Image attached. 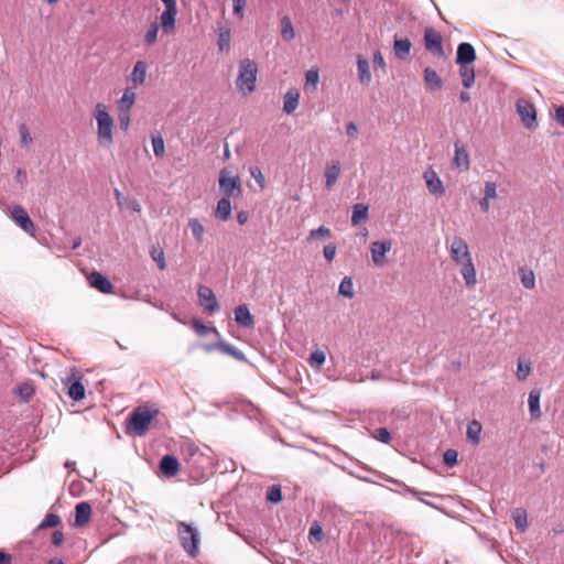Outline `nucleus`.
I'll return each mask as SVG.
<instances>
[{"instance_id":"nucleus-24","label":"nucleus","mask_w":564,"mask_h":564,"mask_svg":"<svg viewBox=\"0 0 564 564\" xmlns=\"http://www.w3.org/2000/svg\"><path fill=\"white\" fill-rule=\"evenodd\" d=\"M135 93L132 88H126L121 98L118 100V111H130L135 102Z\"/></svg>"},{"instance_id":"nucleus-40","label":"nucleus","mask_w":564,"mask_h":564,"mask_svg":"<svg viewBox=\"0 0 564 564\" xmlns=\"http://www.w3.org/2000/svg\"><path fill=\"white\" fill-rule=\"evenodd\" d=\"M218 47L220 51H229L230 48V30L220 29L218 33Z\"/></svg>"},{"instance_id":"nucleus-47","label":"nucleus","mask_w":564,"mask_h":564,"mask_svg":"<svg viewBox=\"0 0 564 564\" xmlns=\"http://www.w3.org/2000/svg\"><path fill=\"white\" fill-rule=\"evenodd\" d=\"M372 437L378 440L381 443H384V444H390V442H391V434L384 427H380V429L376 430L372 433Z\"/></svg>"},{"instance_id":"nucleus-38","label":"nucleus","mask_w":564,"mask_h":564,"mask_svg":"<svg viewBox=\"0 0 564 564\" xmlns=\"http://www.w3.org/2000/svg\"><path fill=\"white\" fill-rule=\"evenodd\" d=\"M192 326L199 336H205L209 333L219 335L218 330L215 327H209L205 325L199 318H194L192 322Z\"/></svg>"},{"instance_id":"nucleus-57","label":"nucleus","mask_w":564,"mask_h":564,"mask_svg":"<svg viewBox=\"0 0 564 564\" xmlns=\"http://www.w3.org/2000/svg\"><path fill=\"white\" fill-rule=\"evenodd\" d=\"M323 253L325 259L332 262L336 256V246L334 243L326 245L323 249Z\"/></svg>"},{"instance_id":"nucleus-7","label":"nucleus","mask_w":564,"mask_h":564,"mask_svg":"<svg viewBox=\"0 0 564 564\" xmlns=\"http://www.w3.org/2000/svg\"><path fill=\"white\" fill-rule=\"evenodd\" d=\"M517 112L519 113L523 126L529 130H534L538 127L536 109L532 102L525 99H519L516 104Z\"/></svg>"},{"instance_id":"nucleus-53","label":"nucleus","mask_w":564,"mask_h":564,"mask_svg":"<svg viewBox=\"0 0 564 564\" xmlns=\"http://www.w3.org/2000/svg\"><path fill=\"white\" fill-rule=\"evenodd\" d=\"M250 175L256 180V182L259 184L261 188L265 186V180L264 176L258 166H251L250 167Z\"/></svg>"},{"instance_id":"nucleus-3","label":"nucleus","mask_w":564,"mask_h":564,"mask_svg":"<svg viewBox=\"0 0 564 564\" xmlns=\"http://www.w3.org/2000/svg\"><path fill=\"white\" fill-rule=\"evenodd\" d=\"M156 415V410L152 411L142 406L137 408L129 416L126 432L133 436L144 435Z\"/></svg>"},{"instance_id":"nucleus-31","label":"nucleus","mask_w":564,"mask_h":564,"mask_svg":"<svg viewBox=\"0 0 564 564\" xmlns=\"http://www.w3.org/2000/svg\"><path fill=\"white\" fill-rule=\"evenodd\" d=\"M459 75L465 88H470L475 83V70L471 65H460Z\"/></svg>"},{"instance_id":"nucleus-2","label":"nucleus","mask_w":564,"mask_h":564,"mask_svg":"<svg viewBox=\"0 0 564 564\" xmlns=\"http://www.w3.org/2000/svg\"><path fill=\"white\" fill-rule=\"evenodd\" d=\"M94 118L97 122V140L99 145L109 148L113 143L115 121L109 115L107 106L98 102L94 109Z\"/></svg>"},{"instance_id":"nucleus-36","label":"nucleus","mask_w":564,"mask_h":564,"mask_svg":"<svg viewBox=\"0 0 564 564\" xmlns=\"http://www.w3.org/2000/svg\"><path fill=\"white\" fill-rule=\"evenodd\" d=\"M188 227L196 241L202 242L204 238L205 228L197 218L188 219Z\"/></svg>"},{"instance_id":"nucleus-50","label":"nucleus","mask_w":564,"mask_h":564,"mask_svg":"<svg viewBox=\"0 0 564 564\" xmlns=\"http://www.w3.org/2000/svg\"><path fill=\"white\" fill-rule=\"evenodd\" d=\"M368 217V206L364 204H355V225Z\"/></svg>"},{"instance_id":"nucleus-22","label":"nucleus","mask_w":564,"mask_h":564,"mask_svg":"<svg viewBox=\"0 0 564 564\" xmlns=\"http://www.w3.org/2000/svg\"><path fill=\"white\" fill-rule=\"evenodd\" d=\"M236 322L243 327H251L253 325V317L247 305H239L235 310Z\"/></svg>"},{"instance_id":"nucleus-27","label":"nucleus","mask_w":564,"mask_h":564,"mask_svg":"<svg viewBox=\"0 0 564 564\" xmlns=\"http://www.w3.org/2000/svg\"><path fill=\"white\" fill-rule=\"evenodd\" d=\"M518 274L525 289L533 290L535 288V274L533 270L527 267H521L518 269Z\"/></svg>"},{"instance_id":"nucleus-19","label":"nucleus","mask_w":564,"mask_h":564,"mask_svg":"<svg viewBox=\"0 0 564 564\" xmlns=\"http://www.w3.org/2000/svg\"><path fill=\"white\" fill-rule=\"evenodd\" d=\"M541 390L532 389L529 393V412L532 419L539 420L542 415L540 410Z\"/></svg>"},{"instance_id":"nucleus-8","label":"nucleus","mask_w":564,"mask_h":564,"mask_svg":"<svg viewBox=\"0 0 564 564\" xmlns=\"http://www.w3.org/2000/svg\"><path fill=\"white\" fill-rule=\"evenodd\" d=\"M424 46L437 57H444L445 55L442 35L433 28H426L424 31Z\"/></svg>"},{"instance_id":"nucleus-55","label":"nucleus","mask_w":564,"mask_h":564,"mask_svg":"<svg viewBox=\"0 0 564 564\" xmlns=\"http://www.w3.org/2000/svg\"><path fill=\"white\" fill-rule=\"evenodd\" d=\"M458 453L455 449H447L443 455V460L447 466H454L457 464Z\"/></svg>"},{"instance_id":"nucleus-1","label":"nucleus","mask_w":564,"mask_h":564,"mask_svg":"<svg viewBox=\"0 0 564 564\" xmlns=\"http://www.w3.org/2000/svg\"><path fill=\"white\" fill-rule=\"evenodd\" d=\"M449 254L456 265L460 268V274L467 288H474L477 284V273L471 253L467 242L458 236H455L449 245Z\"/></svg>"},{"instance_id":"nucleus-42","label":"nucleus","mask_w":564,"mask_h":564,"mask_svg":"<svg viewBox=\"0 0 564 564\" xmlns=\"http://www.w3.org/2000/svg\"><path fill=\"white\" fill-rule=\"evenodd\" d=\"M34 393L32 383L25 382L18 388V394L23 402H29Z\"/></svg>"},{"instance_id":"nucleus-17","label":"nucleus","mask_w":564,"mask_h":564,"mask_svg":"<svg viewBox=\"0 0 564 564\" xmlns=\"http://www.w3.org/2000/svg\"><path fill=\"white\" fill-rule=\"evenodd\" d=\"M453 164L459 171H467L470 165L469 154L467 150L458 142L455 143V154L453 159Z\"/></svg>"},{"instance_id":"nucleus-48","label":"nucleus","mask_w":564,"mask_h":564,"mask_svg":"<svg viewBox=\"0 0 564 564\" xmlns=\"http://www.w3.org/2000/svg\"><path fill=\"white\" fill-rule=\"evenodd\" d=\"M319 80V74L317 69H310L305 74V85L312 86L313 89L316 88Z\"/></svg>"},{"instance_id":"nucleus-43","label":"nucleus","mask_w":564,"mask_h":564,"mask_svg":"<svg viewBox=\"0 0 564 564\" xmlns=\"http://www.w3.org/2000/svg\"><path fill=\"white\" fill-rule=\"evenodd\" d=\"M153 152L156 158H163L165 154L164 140L161 135L152 137Z\"/></svg>"},{"instance_id":"nucleus-64","label":"nucleus","mask_w":564,"mask_h":564,"mask_svg":"<svg viewBox=\"0 0 564 564\" xmlns=\"http://www.w3.org/2000/svg\"><path fill=\"white\" fill-rule=\"evenodd\" d=\"M555 119L564 127V105L556 107Z\"/></svg>"},{"instance_id":"nucleus-44","label":"nucleus","mask_w":564,"mask_h":564,"mask_svg":"<svg viewBox=\"0 0 564 564\" xmlns=\"http://www.w3.org/2000/svg\"><path fill=\"white\" fill-rule=\"evenodd\" d=\"M339 293L346 297H352V279L345 276L339 285Z\"/></svg>"},{"instance_id":"nucleus-46","label":"nucleus","mask_w":564,"mask_h":564,"mask_svg":"<svg viewBox=\"0 0 564 564\" xmlns=\"http://www.w3.org/2000/svg\"><path fill=\"white\" fill-rule=\"evenodd\" d=\"M61 523V519L55 513H47L42 522L40 523V528H54Z\"/></svg>"},{"instance_id":"nucleus-62","label":"nucleus","mask_w":564,"mask_h":564,"mask_svg":"<svg viewBox=\"0 0 564 564\" xmlns=\"http://www.w3.org/2000/svg\"><path fill=\"white\" fill-rule=\"evenodd\" d=\"M113 194H115L118 206L120 208H123V206L127 202V197L123 196L122 193L118 188H115Z\"/></svg>"},{"instance_id":"nucleus-41","label":"nucleus","mask_w":564,"mask_h":564,"mask_svg":"<svg viewBox=\"0 0 564 564\" xmlns=\"http://www.w3.org/2000/svg\"><path fill=\"white\" fill-rule=\"evenodd\" d=\"M531 373V366L529 362H523L522 360H518L517 372L516 376L518 380L524 381Z\"/></svg>"},{"instance_id":"nucleus-26","label":"nucleus","mask_w":564,"mask_h":564,"mask_svg":"<svg viewBox=\"0 0 564 564\" xmlns=\"http://www.w3.org/2000/svg\"><path fill=\"white\" fill-rule=\"evenodd\" d=\"M147 77V64L139 61L134 64L133 69L129 76V79L135 85H142Z\"/></svg>"},{"instance_id":"nucleus-20","label":"nucleus","mask_w":564,"mask_h":564,"mask_svg":"<svg viewBox=\"0 0 564 564\" xmlns=\"http://www.w3.org/2000/svg\"><path fill=\"white\" fill-rule=\"evenodd\" d=\"M91 516V507L88 502H79L75 507V525L82 527L86 524Z\"/></svg>"},{"instance_id":"nucleus-51","label":"nucleus","mask_w":564,"mask_h":564,"mask_svg":"<svg viewBox=\"0 0 564 564\" xmlns=\"http://www.w3.org/2000/svg\"><path fill=\"white\" fill-rule=\"evenodd\" d=\"M325 354L321 350H316L310 356V365L315 368H319L325 362Z\"/></svg>"},{"instance_id":"nucleus-33","label":"nucleus","mask_w":564,"mask_h":564,"mask_svg":"<svg viewBox=\"0 0 564 564\" xmlns=\"http://www.w3.org/2000/svg\"><path fill=\"white\" fill-rule=\"evenodd\" d=\"M160 29H161V22L160 23H158L155 21L152 22L143 35V43L148 46L155 44L158 41V34H159Z\"/></svg>"},{"instance_id":"nucleus-35","label":"nucleus","mask_w":564,"mask_h":564,"mask_svg":"<svg viewBox=\"0 0 564 564\" xmlns=\"http://www.w3.org/2000/svg\"><path fill=\"white\" fill-rule=\"evenodd\" d=\"M150 256L160 270H164L166 268L165 254L160 246H152L150 249Z\"/></svg>"},{"instance_id":"nucleus-12","label":"nucleus","mask_w":564,"mask_h":564,"mask_svg":"<svg viewBox=\"0 0 564 564\" xmlns=\"http://www.w3.org/2000/svg\"><path fill=\"white\" fill-rule=\"evenodd\" d=\"M392 242L390 240L386 241H373L370 245V252L372 262L377 267H383L388 263L386 254L391 250Z\"/></svg>"},{"instance_id":"nucleus-63","label":"nucleus","mask_w":564,"mask_h":564,"mask_svg":"<svg viewBox=\"0 0 564 564\" xmlns=\"http://www.w3.org/2000/svg\"><path fill=\"white\" fill-rule=\"evenodd\" d=\"M64 541V534L61 531H54L52 534V543L56 546L61 545Z\"/></svg>"},{"instance_id":"nucleus-6","label":"nucleus","mask_w":564,"mask_h":564,"mask_svg":"<svg viewBox=\"0 0 564 564\" xmlns=\"http://www.w3.org/2000/svg\"><path fill=\"white\" fill-rule=\"evenodd\" d=\"M164 4V10L161 13V30L163 34L170 35L175 32L177 4L176 0H161Z\"/></svg>"},{"instance_id":"nucleus-29","label":"nucleus","mask_w":564,"mask_h":564,"mask_svg":"<svg viewBox=\"0 0 564 564\" xmlns=\"http://www.w3.org/2000/svg\"><path fill=\"white\" fill-rule=\"evenodd\" d=\"M424 80L425 84L433 90L441 89L443 86V82L440 75L430 67L424 69Z\"/></svg>"},{"instance_id":"nucleus-14","label":"nucleus","mask_w":564,"mask_h":564,"mask_svg":"<svg viewBox=\"0 0 564 564\" xmlns=\"http://www.w3.org/2000/svg\"><path fill=\"white\" fill-rule=\"evenodd\" d=\"M476 59V53L471 44L460 43L457 47L456 63L459 65H471Z\"/></svg>"},{"instance_id":"nucleus-61","label":"nucleus","mask_w":564,"mask_h":564,"mask_svg":"<svg viewBox=\"0 0 564 564\" xmlns=\"http://www.w3.org/2000/svg\"><path fill=\"white\" fill-rule=\"evenodd\" d=\"M310 535L313 536L316 540H321L322 536H323L322 528L319 525H317V524L312 525V528L310 530Z\"/></svg>"},{"instance_id":"nucleus-9","label":"nucleus","mask_w":564,"mask_h":564,"mask_svg":"<svg viewBox=\"0 0 564 564\" xmlns=\"http://www.w3.org/2000/svg\"><path fill=\"white\" fill-rule=\"evenodd\" d=\"M198 303L208 314L219 311V304L215 293L208 286L199 285L197 289Z\"/></svg>"},{"instance_id":"nucleus-5","label":"nucleus","mask_w":564,"mask_h":564,"mask_svg":"<svg viewBox=\"0 0 564 564\" xmlns=\"http://www.w3.org/2000/svg\"><path fill=\"white\" fill-rule=\"evenodd\" d=\"M177 534L184 551L192 557L199 552L200 534L196 527L184 521L177 522Z\"/></svg>"},{"instance_id":"nucleus-16","label":"nucleus","mask_w":564,"mask_h":564,"mask_svg":"<svg viewBox=\"0 0 564 564\" xmlns=\"http://www.w3.org/2000/svg\"><path fill=\"white\" fill-rule=\"evenodd\" d=\"M88 281H89L90 286L97 289L98 291H100L102 293L107 294V293L112 292V289H113L112 283L100 272H93L88 276Z\"/></svg>"},{"instance_id":"nucleus-11","label":"nucleus","mask_w":564,"mask_h":564,"mask_svg":"<svg viewBox=\"0 0 564 564\" xmlns=\"http://www.w3.org/2000/svg\"><path fill=\"white\" fill-rule=\"evenodd\" d=\"M11 218L15 221V224L26 234L34 236L35 234V225L29 217L28 213L21 206H13L10 210Z\"/></svg>"},{"instance_id":"nucleus-56","label":"nucleus","mask_w":564,"mask_h":564,"mask_svg":"<svg viewBox=\"0 0 564 564\" xmlns=\"http://www.w3.org/2000/svg\"><path fill=\"white\" fill-rule=\"evenodd\" d=\"M484 197L488 199H494L497 197V185L494 182H486L484 188Z\"/></svg>"},{"instance_id":"nucleus-58","label":"nucleus","mask_w":564,"mask_h":564,"mask_svg":"<svg viewBox=\"0 0 564 564\" xmlns=\"http://www.w3.org/2000/svg\"><path fill=\"white\" fill-rule=\"evenodd\" d=\"M219 348L224 351V352H227L229 355H232L235 356L236 358H241L242 357V354L237 350L234 346L229 345V344H225V343H220L219 344Z\"/></svg>"},{"instance_id":"nucleus-21","label":"nucleus","mask_w":564,"mask_h":564,"mask_svg":"<svg viewBox=\"0 0 564 564\" xmlns=\"http://www.w3.org/2000/svg\"><path fill=\"white\" fill-rule=\"evenodd\" d=\"M283 99V111L291 115L299 106L300 93L297 89H290L286 91Z\"/></svg>"},{"instance_id":"nucleus-39","label":"nucleus","mask_w":564,"mask_h":564,"mask_svg":"<svg viewBox=\"0 0 564 564\" xmlns=\"http://www.w3.org/2000/svg\"><path fill=\"white\" fill-rule=\"evenodd\" d=\"M330 237H332L330 229L325 226H321L317 229H313L310 231L307 240L308 241L318 240V239L325 240V239H329Z\"/></svg>"},{"instance_id":"nucleus-4","label":"nucleus","mask_w":564,"mask_h":564,"mask_svg":"<svg viewBox=\"0 0 564 564\" xmlns=\"http://www.w3.org/2000/svg\"><path fill=\"white\" fill-rule=\"evenodd\" d=\"M258 67L257 64L249 59H242L239 64V73L236 79L237 89L242 95H249L256 89Z\"/></svg>"},{"instance_id":"nucleus-37","label":"nucleus","mask_w":564,"mask_h":564,"mask_svg":"<svg viewBox=\"0 0 564 564\" xmlns=\"http://www.w3.org/2000/svg\"><path fill=\"white\" fill-rule=\"evenodd\" d=\"M357 67L359 80L364 84H369L371 80V75L368 62L366 59L358 58Z\"/></svg>"},{"instance_id":"nucleus-15","label":"nucleus","mask_w":564,"mask_h":564,"mask_svg":"<svg viewBox=\"0 0 564 564\" xmlns=\"http://www.w3.org/2000/svg\"><path fill=\"white\" fill-rule=\"evenodd\" d=\"M63 384L67 388V395L74 401L85 398V387L79 379L73 380L72 377L63 380Z\"/></svg>"},{"instance_id":"nucleus-23","label":"nucleus","mask_w":564,"mask_h":564,"mask_svg":"<svg viewBox=\"0 0 564 564\" xmlns=\"http://www.w3.org/2000/svg\"><path fill=\"white\" fill-rule=\"evenodd\" d=\"M412 44L409 39H394L393 52L394 55L400 59H405L411 52Z\"/></svg>"},{"instance_id":"nucleus-32","label":"nucleus","mask_w":564,"mask_h":564,"mask_svg":"<svg viewBox=\"0 0 564 564\" xmlns=\"http://www.w3.org/2000/svg\"><path fill=\"white\" fill-rule=\"evenodd\" d=\"M281 36L285 42H290L295 37V31L289 17H283L280 22Z\"/></svg>"},{"instance_id":"nucleus-30","label":"nucleus","mask_w":564,"mask_h":564,"mask_svg":"<svg viewBox=\"0 0 564 564\" xmlns=\"http://www.w3.org/2000/svg\"><path fill=\"white\" fill-rule=\"evenodd\" d=\"M481 431L482 426L480 422L477 420H473L471 422H469L467 426L466 436L471 443L477 445L480 443Z\"/></svg>"},{"instance_id":"nucleus-18","label":"nucleus","mask_w":564,"mask_h":564,"mask_svg":"<svg viewBox=\"0 0 564 564\" xmlns=\"http://www.w3.org/2000/svg\"><path fill=\"white\" fill-rule=\"evenodd\" d=\"M160 468L166 477L175 476L180 470L178 460L172 455H165L160 462Z\"/></svg>"},{"instance_id":"nucleus-13","label":"nucleus","mask_w":564,"mask_h":564,"mask_svg":"<svg viewBox=\"0 0 564 564\" xmlns=\"http://www.w3.org/2000/svg\"><path fill=\"white\" fill-rule=\"evenodd\" d=\"M423 178L426 183V187L430 194L436 197H441L445 194L443 181L432 167H429L424 171Z\"/></svg>"},{"instance_id":"nucleus-52","label":"nucleus","mask_w":564,"mask_h":564,"mask_svg":"<svg viewBox=\"0 0 564 564\" xmlns=\"http://www.w3.org/2000/svg\"><path fill=\"white\" fill-rule=\"evenodd\" d=\"M372 65L376 73H378V70H381L382 73L386 72V63L379 51L373 53Z\"/></svg>"},{"instance_id":"nucleus-60","label":"nucleus","mask_w":564,"mask_h":564,"mask_svg":"<svg viewBox=\"0 0 564 564\" xmlns=\"http://www.w3.org/2000/svg\"><path fill=\"white\" fill-rule=\"evenodd\" d=\"M123 208H130L135 213H140L142 209L140 203L137 199L128 197Z\"/></svg>"},{"instance_id":"nucleus-25","label":"nucleus","mask_w":564,"mask_h":564,"mask_svg":"<svg viewBox=\"0 0 564 564\" xmlns=\"http://www.w3.org/2000/svg\"><path fill=\"white\" fill-rule=\"evenodd\" d=\"M340 172V163L338 161H333L326 166L325 170V178H326V187L330 189L334 184L337 182Z\"/></svg>"},{"instance_id":"nucleus-45","label":"nucleus","mask_w":564,"mask_h":564,"mask_svg":"<svg viewBox=\"0 0 564 564\" xmlns=\"http://www.w3.org/2000/svg\"><path fill=\"white\" fill-rule=\"evenodd\" d=\"M282 491H281V488L279 486H272L269 488L268 492H267V499L268 501L272 502V503H279L282 501Z\"/></svg>"},{"instance_id":"nucleus-28","label":"nucleus","mask_w":564,"mask_h":564,"mask_svg":"<svg viewBox=\"0 0 564 564\" xmlns=\"http://www.w3.org/2000/svg\"><path fill=\"white\" fill-rule=\"evenodd\" d=\"M231 215V203L229 197H223L217 203V208L215 212L216 218L220 220H227Z\"/></svg>"},{"instance_id":"nucleus-34","label":"nucleus","mask_w":564,"mask_h":564,"mask_svg":"<svg viewBox=\"0 0 564 564\" xmlns=\"http://www.w3.org/2000/svg\"><path fill=\"white\" fill-rule=\"evenodd\" d=\"M512 519L514 524L520 532H524L528 528V514L522 508H517L512 512Z\"/></svg>"},{"instance_id":"nucleus-59","label":"nucleus","mask_w":564,"mask_h":564,"mask_svg":"<svg viewBox=\"0 0 564 564\" xmlns=\"http://www.w3.org/2000/svg\"><path fill=\"white\" fill-rule=\"evenodd\" d=\"M119 122L124 131L128 130L130 126V111H119Z\"/></svg>"},{"instance_id":"nucleus-49","label":"nucleus","mask_w":564,"mask_h":564,"mask_svg":"<svg viewBox=\"0 0 564 564\" xmlns=\"http://www.w3.org/2000/svg\"><path fill=\"white\" fill-rule=\"evenodd\" d=\"M19 133H20L21 145L26 147L30 143H32L33 139L30 134L29 128L24 123L20 124Z\"/></svg>"},{"instance_id":"nucleus-54","label":"nucleus","mask_w":564,"mask_h":564,"mask_svg":"<svg viewBox=\"0 0 564 564\" xmlns=\"http://www.w3.org/2000/svg\"><path fill=\"white\" fill-rule=\"evenodd\" d=\"M232 2H234V8H232L234 14L237 18L242 19L245 15V7L247 4V0H232Z\"/></svg>"},{"instance_id":"nucleus-10","label":"nucleus","mask_w":564,"mask_h":564,"mask_svg":"<svg viewBox=\"0 0 564 564\" xmlns=\"http://www.w3.org/2000/svg\"><path fill=\"white\" fill-rule=\"evenodd\" d=\"M219 188L227 196L240 195L241 185L238 176L230 175L226 170H221L219 174Z\"/></svg>"}]
</instances>
